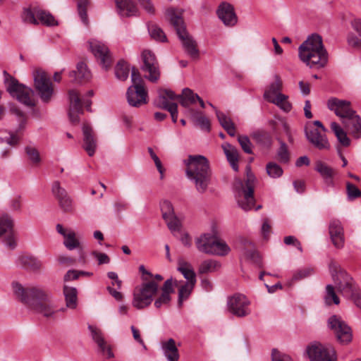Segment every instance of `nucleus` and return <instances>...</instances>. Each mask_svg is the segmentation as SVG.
<instances>
[{
  "instance_id": "f257e3e1",
  "label": "nucleus",
  "mask_w": 361,
  "mask_h": 361,
  "mask_svg": "<svg viewBox=\"0 0 361 361\" xmlns=\"http://www.w3.org/2000/svg\"><path fill=\"white\" fill-rule=\"evenodd\" d=\"M13 293L16 299L37 313L50 317L55 313L49 292L39 287L25 288L18 282L11 284Z\"/></svg>"
},
{
  "instance_id": "f03ea898",
  "label": "nucleus",
  "mask_w": 361,
  "mask_h": 361,
  "mask_svg": "<svg viewBox=\"0 0 361 361\" xmlns=\"http://www.w3.org/2000/svg\"><path fill=\"white\" fill-rule=\"evenodd\" d=\"M183 162L186 166L187 178L194 183L199 193H204L212 179V171L208 159L202 155H189Z\"/></svg>"
},
{
  "instance_id": "7ed1b4c3",
  "label": "nucleus",
  "mask_w": 361,
  "mask_h": 361,
  "mask_svg": "<svg viewBox=\"0 0 361 361\" xmlns=\"http://www.w3.org/2000/svg\"><path fill=\"white\" fill-rule=\"evenodd\" d=\"M300 59L311 68L324 67L328 61V54L320 35L313 34L299 47Z\"/></svg>"
},
{
  "instance_id": "20e7f679",
  "label": "nucleus",
  "mask_w": 361,
  "mask_h": 361,
  "mask_svg": "<svg viewBox=\"0 0 361 361\" xmlns=\"http://www.w3.org/2000/svg\"><path fill=\"white\" fill-rule=\"evenodd\" d=\"M149 277L150 279L143 276V283L135 287L133 290L132 305L136 309L142 310L152 304L154 297L159 290L158 282L164 279L160 274H152V276Z\"/></svg>"
},
{
  "instance_id": "39448f33",
  "label": "nucleus",
  "mask_w": 361,
  "mask_h": 361,
  "mask_svg": "<svg viewBox=\"0 0 361 361\" xmlns=\"http://www.w3.org/2000/svg\"><path fill=\"white\" fill-rule=\"evenodd\" d=\"M166 15L181 40L185 51L192 59L199 58V50L197 48L195 41L189 35L186 31L185 23L182 18V11L175 8H169L166 11Z\"/></svg>"
},
{
  "instance_id": "423d86ee",
  "label": "nucleus",
  "mask_w": 361,
  "mask_h": 361,
  "mask_svg": "<svg viewBox=\"0 0 361 361\" xmlns=\"http://www.w3.org/2000/svg\"><path fill=\"white\" fill-rule=\"evenodd\" d=\"M255 176L250 168H247V178L245 183L240 179H236L234 188L236 192L235 198L238 206L244 211H249L255 205L254 188Z\"/></svg>"
},
{
  "instance_id": "0eeeda50",
  "label": "nucleus",
  "mask_w": 361,
  "mask_h": 361,
  "mask_svg": "<svg viewBox=\"0 0 361 361\" xmlns=\"http://www.w3.org/2000/svg\"><path fill=\"white\" fill-rule=\"evenodd\" d=\"M195 245L200 252L208 255L224 256L230 252V247L224 240L209 233L197 238Z\"/></svg>"
},
{
  "instance_id": "6e6552de",
  "label": "nucleus",
  "mask_w": 361,
  "mask_h": 361,
  "mask_svg": "<svg viewBox=\"0 0 361 361\" xmlns=\"http://www.w3.org/2000/svg\"><path fill=\"white\" fill-rule=\"evenodd\" d=\"M4 75L6 90L10 94L27 106H33L34 103L31 99V94L33 92L32 90L23 84L19 83V82L15 78L9 75L7 71H4Z\"/></svg>"
},
{
  "instance_id": "1a4fd4ad",
  "label": "nucleus",
  "mask_w": 361,
  "mask_h": 361,
  "mask_svg": "<svg viewBox=\"0 0 361 361\" xmlns=\"http://www.w3.org/2000/svg\"><path fill=\"white\" fill-rule=\"evenodd\" d=\"M22 18L25 23L33 25H38L39 23L47 26L57 25V21L49 12L38 7L25 8Z\"/></svg>"
},
{
  "instance_id": "9d476101",
  "label": "nucleus",
  "mask_w": 361,
  "mask_h": 361,
  "mask_svg": "<svg viewBox=\"0 0 361 361\" xmlns=\"http://www.w3.org/2000/svg\"><path fill=\"white\" fill-rule=\"evenodd\" d=\"M176 97V94L172 90L161 89L154 102L157 107L167 110L171 114L173 123H176L178 119V104L174 102Z\"/></svg>"
},
{
  "instance_id": "9b49d317",
  "label": "nucleus",
  "mask_w": 361,
  "mask_h": 361,
  "mask_svg": "<svg viewBox=\"0 0 361 361\" xmlns=\"http://www.w3.org/2000/svg\"><path fill=\"white\" fill-rule=\"evenodd\" d=\"M35 87L40 98L44 102H48L54 92L52 83L47 73L42 69L37 68L33 71Z\"/></svg>"
},
{
  "instance_id": "f8f14e48",
  "label": "nucleus",
  "mask_w": 361,
  "mask_h": 361,
  "mask_svg": "<svg viewBox=\"0 0 361 361\" xmlns=\"http://www.w3.org/2000/svg\"><path fill=\"white\" fill-rule=\"evenodd\" d=\"M328 326L334 331L340 343L346 344L351 341V329L341 317L337 315L331 316L328 319Z\"/></svg>"
},
{
  "instance_id": "ddd939ff",
  "label": "nucleus",
  "mask_w": 361,
  "mask_h": 361,
  "mask_svg": "<svg viewBox=\"0 0 361 361\" xmlns=\"http://www.w3.org/2000/svg\"><path fill=\"white\" fill-rule=\"evenodd\" d=\"M307 353L310 361H336V351L330 345L312 343L307 347Z\"/></svg>"
},
{
  "instance_id": "4468645a",
  "label": "nucleus",
  "mask_w": 361,
  "mask_h": 361,
  "mask_svg": "<svg viewBox=\"0 0 361 361\" xmlns=\"http://www.w3.org/2000/svg\"><path fill=\"white\" fill-rule=\"evenodd\" d=\"M249 300L243 294L236 293L227 300L228 310L232 314L244 317L250 314Z\"/></svg>"
},
{
  "instance_id": "2eb2a0df",
  "label": "nucleus",
  "mask_w": 361,
  "mask_h": 361,
  "mask_svg": "<svg viewBox=\"0 0 361 361\" xmlns=\"http://www.w3.org/2000/svg\"><path fill=\"white\" fill-rule=\"evenodd\" d=\"M13 228V217L7 213L0 214V238H5V243L11 250L15 249L17 245Z\"/></svg>"
},
{
  "instance_id": "dca6fc26",
  "label": "nucleus",
  "mask_w": 361,
  "mask_h": 361,
  "mask_svg": "<svg viewBox=\"0 0 361 361\" xmlns=\"http://www.w3.org/2000/svg\"><path fill=\"white\" fill-rule=\"evenodd\" d=\"M336 288L343 296L350 297L358 288L350 276L344 270L332 273Z\"/></svg>"
},
{
  "instance_id": "f3484780",
  "label": "nucleus",
  "mask_w": 361,
  "mask_h": 361,
  "mask_svg": "<svg viewBox=\"0 0 361 361\" xmlns=\"http://www.w3.org/2000/svg\"><path fill=\"white\" fill-rule=\"evenodd\" d=\"M69 100H70V108H69V118L72 123H78L79 121L78 116L82 113V104L86 106L87 111H91V101L87 99H80L78 92L76 90H72L69 91Z\"/></svg>"
},
{
  "instance_id": "a211bd4d",
  "label": "nucleus",
  "mask_w": 361,
  "mask_h": 361,
  "mask_svg": "<svg viewBox=\"0 0 361 361\" xmlns=\"http://www.w3.org/2000/svg\"><path fill=\"white\" fill-rule=\"evenodd\" d=\"M90 48L94 56L105 70L112 63V58L108 47L100 41L92 39L89 42Z\"/></svg>"
},
{
  "instance_id": "6ab92c4d",
  "label": "nucleus",
  "mask_w": 361,
  "mask_h": 361,
  "mask_svg": "<svg viewBox=\"0 0 361 361\" xmlns=\"http://www.w3.org/2000/svg\"><path fill=\"white\" fill-rule=\"evenodd\" d=\"M142 58L144 63L142 69L143 71L149 73V75L146 76V78L151 82H157L159 78L160 71L154 54L150 51L145 50L142 53Z\"/></svg>"
},
{
  "instance_id": "aec40b11",
  "label": "nucleus",
  "mask_w": 361,
  "mask_h": 361,
  "mask_svg": "<svg viewBox=\"0 0 361 361\" xmlns=\"http://www.w3.org/2000/svg\"><path fill=\"white\" fill-rule=\"evenodd\" d=\"M160 209L164 220L166 221L169 229L174 233L180 228V221L176 216L173 207L169 200H163L160 202Z\"/></svg>"
},
{
  "instance_id": "412c9836",
  "label": "nucleus",
  "mask_w": 361,
  "mask_h": 361,
  "mask_svg": "<svg viewBox=\"0 0 361 361\" xmlns=\"http://www.w3.org/2000/svg\"><path fill=\"white\" fill-rule=\"evenodd\" d=\"M328 108L333 111L335 114L343 121L353 116L355 111L351 108V104L346 100H341L337 98H331L328 100Z\"/></svg>"
},
{
  "instance_id": "4be33fe9",
  "label": "nucleus",
  "mask_w": 361,
  "mask_h": 361,
  "mask_svg": "<svg viewBox=\"0 0 361 361\" xmlns=\"http://www.w3.org/2000/svg\"><path fill=\"white\" fill-rule=\"evenodd\" d=\"M305 136L307 140L319 150H327L330 148V144L326 136L322 134L318 129L308 126L305 128Z\"/></svg>"
},
{
  "instance_id": "5701e85b",
  "label": "nucleus",
  "mask_w": 361,
  "mask_h": 361,
  "mask_svg": "<svg viewBox=\"0 0 361 361\" xmlns=\"http://www.w3.org/2000/svg\"><path fill=\"white\" fill-rule=\"evenodd\" d=\"M52 193L58 200L60 208L65 212H72L74 210L72 199L68 196L66 190L61 187L59 181L52 184Z\"/></svg>"
},
{
  "instance_id": "b1692460",
  "label": "nucleus",
  "mask_w": 361,
  "mask_h": 361,
  "mask_svg": "<svg viewBox=\"0 0 361 361\" xmlns=\"http://www.w3.org/2000/svg\"><path fill=\"white\" fill-rule=\"evenodd\" d=\"M128 104L133 107H139L147 103V92L144 87L130 86L127 90Z\"/></svg>"
},
{
  "instance_id": "393cba45",
  "label": "nucleus",
  "mask_w": 361,
  "mask_h": 361,
  "mask_svg": "<svg viewBox=\"0 0 361 361\" xmlns=\"http://www.w3.org/2000/svg\"><path fill=\"white\" fill-rule=\"evenodd\" d=\"M216 13L225 25L233 26L237 23L234 8L227 2H223L219 6Z\"/></svg>"
},
{
  "instance_id": "a878e982",
  "label": "nucleus",
  "mask_w": 361,
  "mask_h": 361,
  "mask_svg": "<svg viewBox=\"0 0 361 361\" xmlns=\"http://www.w3.org/2000/svg\"><path fill=\"white\" fill-rule=\"evenodd\" d=\"M329 231L334 245L337 248H342L344 245L345 238L341 223L337 219L331 220Z\"/></svg>"
},
{
  "instance_id": "bb28decb",
  "label": "nucleus",
  "mask_w": 361,
  "mask_h": 361,
  "mask_svg": "<svg viewBox=\"0 0 361 361\" xmlns=\"http://www.w3.org/2000/svg\"><path fill=\"white\" fill-rule=\"evenodd\" d=\"M174 292L173 287V279H167L163 286L161 288V294L154 300V305L156 308L159 309L164 306H166L170 303L171 295Z\"/></svg>"
},
{
  "instance_id": "cd10ccee",
  "label": "nucleus",
  "mask_w": 361,
  "mask_h": 361,
  "mask_svg": "<svg viewBox=\"0 0 361 361\" xmlns=\"http://www.w3.org/2000/svg\"><path fill=\"white\" fill-rule=\"evenodd\" d=\"M83 133V148L90 157L94 154L97 149V140L93 130L88 125L82 126Z\"/></svg>"
},
{
  "instance_id": "c85d7f7f",
  "label": "nucleus",
  "mask_w": 361,
  "mask_h": 361,
  "mask_svg": "<svg viewBox=\"0 0 361 361\" xmlns=\"http://www.w3.org/2000/svg\"><path fill=\"white\" fill-rule=\"evenodd\" d=\"M56 229L64 238L63 245L69 250H73L80 247V242L76 238V233L71 229H66L61 224H57Z\"/></svg>"
},
{
  "instance_id": "c756f323",
  "label": "nucleus",
  "mask_w": 361,
  "mask_h": 361,
  "mask_svg": "<svg viewBox=\"0 0 361 361\" xmlns=\"http://www.w3.org/2000/svg\"><path fill=\"white\" fill-rule=\"evenodd\" d=\"M241 245L244 257L259 267H261V257L256 250L254 244L247 239H243L241 240Z\"/></svg>"
},
{
  "instance_id": "7c9ffc66",
  "label": "nucleus",
  "mask_w": 361,
  "mask_h": 361,
  "mask_svg": "<svg viewBox=\"0 0 361 361\" xmlns=\"http://www.w3.org/2000/svg\"><path fill=\"white\" fill-rule=\"evenodd\" d=\"M314 169L320 174L327 186H334V178L336 173L334 168L322 161H317L315 163Z\"/></svg>"
},
{
  "instance_id": "2f4dec72",
  "label": "nucleus",
  "mask_w": 361,
  "mask_h": 361,
  "mask_svg": "<svg viewBox=\"0 0 361 361\" xmlns=\"http://www.w3.org/2000/svg\"><path fill=\"white\" fill-rule=\"evenodd\" d=\"M271 82L266 88L264 92V99L267 102L273 99L275 97L282 94L283 81L279 75L275 74Z\"/></svg>"
},
{
  "instance_id": "473e14b6",
  "label": "nucleus",
  "mask_w": 361,
  "mask_h": 361,
  "mask_svg": "<svg viewBox=\"0 0 361 361\" xmlns=\"http://www.w3.org/2000/svg\"><path fill=\"white\" fill-rule=\"evenodd\" d=\"M117 9L121 16H136L138 10L131 0H115Z\"/></svg>"
},
{
  "instance_id": "72a5a7b5",
  "label": "nucleus",
  "mask_w": 361,
  "mask_h": 361,
  "mask_svg": "<svg viewBox=\"0 0 361 361\" xmlns=\"http://www.w3.org/2000/svg\"><path fill=\"white\" fill-rule=\"evenodd\" d=\"M71 78H74L77 82H85L88 81L91 77V73L87 65L83 62L77 64V70L73 71L69 74Z\"/></svg>"
},
{
  "instance_id": "f704fd0d",
  "label": "nucleus",
  "mask_w": 361,
  "mask_h": 361,
  "mask_svg": "<svg viewBox=\"0 0 361 361\" xmlns=\"http://www.w3.org/2000/svg\"><path fill=\"white\" fill-rule=\"evenodd\" d=\"M161 348L168 361H178V350L173 338H169L168 341L163 342Z\"/></svg>"
},
{
  "instance_id": "c9c22d12",
  "label": "nucleus",
  "mask_w": 361,
  "mask_h": 361,
  "mask_svg": "<svg viewBox=\"0 0 361 361\" xmlns=\"http://www.w3.org/2000/svg\"><path fill=\"white\" fill-rule=\"evenodd\" d=\"M177 269L187 280L185 283H192V284L196 283V274L190 263L180 259L178 261Z\"/></svg>"
},
{
  "instance_id": "e433bc0d",
  "label": "nucleus",
  "mask_w": 361,
  "mask_h": 361,
  "mask_svg": "<svg viewBox=\"0 0 361 361\" xmlns=\"http://www.w3.org/2000/svg\"><path fill=\"white\" fill-rule=\"evenodd\" d=\"M343 124L345 128L353 135L357 136L359 133H361V118L355 112L353 116L343 121Z\"/></svg>"
},
{
  "instance_id": "4c0bfd02",
  "label": "nucleus",
  "mask_w": 361,
  "mask_h": 361,
  "mask_svg": "<svg viewBox=\"0 0 361 361\" xmlns=\"http://www.w3.org/2000/svg\"><path fill=\"white\" fill-rule=\"evenodd\" d=\"M222 148L232 169L237 171L238 170V163L239 157L238 149L228 143L223 145Z\"/></svg>"
},
{
  "instance_id": "58836bf2",
  "label": "nucleus",
  "mask_w": 361,
  "mask_h": 361,
  "mask_svg": "<svg viewBox=\"0 0 361 361\" xmlns=\"http://www.w3.org/2000/svg\"><path fill=\"white\" fill-rule=\"evenodd\" d=\"M91 332V335L92 339L97 343L98 347L100 350L105 353L106 352L108 357H111L113 356V353H111L110 348L106 345V342L102 335L101 331L97 329L96 327L90 325L88 326Z\"/></svg>"
},
{
  "instance_id": "ea45409f",
  "label": "nucleus",
  "mask_w": 361,
  "mask_h": 361,
  "mask_svg": "<svg viewBox=\"0 0 361 361\" xmlns=\"http://www.w3.org/2000/svg\"><path fill=\"white\" fill-rule=\"evenodd\" d=\"M63 295L66 300V305L68 308L74 310L78 305V291L74 287L68 286H63Z\"/></svg>"
},
{
  "instance_id": "a19ab883",
  "label": "nucleus",
  "mask_w": 361,
  "mask_h": 361,
  "mask_svg": "<svg viewBox=\"0 0 361 361\" xmlns=\"http://www.w3.org/2000/svg\"><path fill=\"white\" fill-rule=\"evenodd\" d=\"M199 95L195 94L192 90L184 88L181 94H176V100L178 99L180 104L184 107H188L190 104L195 103Z\"/></svg>"
},
{
  "instance_id": "79ce46f5",
  "label": "nucleus",
  "mask_w": 361,
  "mask_h": 361,
  "mask_svg": "<svg viewBox=\"0 0 361 361\" xmlns=\"http://www.w3.org/2000/svg\"><path fill=\"white\" fill-rule=\"evenodd\" d=\"M188 111L191 119L196 126H199L202 130L207 132L210 130V121L206 116H203L200 112L192 109H189Z\"/></svg>"
},
{
  "instance_id": "37998d69",
  "label": "nucleus",
  "mask_w": 361,
  "mask_h": 361,
  "mask_svg": "<svg viewBox=\"0 0 361 361\" xmlns=\"http://www.w3.org/2000/svg\"><path fill=\"white\" fill-rule=\"evenodd\" d=\"M18 264L25 269L37 271L42 267V263L37 259L29 256H20L18 259Z\"/></svg>"
},
{
  "instance_id": "c03bdc74",
  "label": "nucleus",
  "mask_w": 361,
  "mask_h": 361,
  "mask_svg": "<svg viewBox=\"0 0 361 361\" xmlns=\"http://www.w3.org/2000/svg\"><path fill=\"white\" fill-rule=\"evenodd\" d=\"M216 114L221 126L229 135L233 137L235 135V127L231 119L219 111H216Z\"/></svg>"
},
{
  "instance_id": "a18cd8bd",
  "label": "nucleus",
  "mask_w": 361,
  "mask_h": 361,
  "mask_svg": "<svg viewBox=\"0 0 361 361\" xmlns=\"http://www.w3.org/2000/svg\"><path fill=\"white\" fill-rule=\"evenodd\" d=\"M331 130L337 137L338 141L344 147H348L350 144V140L347 136L346 133L336 122H331L330 125Z\"/></svg>"
},
{
  "instance_id": "49530a36",
  "label": "nucleus",
  "mask_w": 361,
  "mask_h": 361,
  "mask_svg": "<svg viewBox=\"0 0 361 361\" xmlns=\"http://www.w3.org/2000/svg\"><path fill=\"white\" fill-rule=\"evenodd\" d=\"M269 102L272 103L279 107L284 112H289L292 109V104L288 101V96L281 94L277 97H275L273 99L270 100Z\"/></svg>"
},
{
  "instance_id": "de8ad7c7",
  "label": "nucleus",
  "mask_w": 361,
  "mask_h": 361,
  "mask_svg": "<svg viewBox=\"0 0 361 361\" xmlns=\"http://www.w3.org/2000/svg\"><path fill=\"white\" fill-rule=\"evenodd\" d=\"M130 68L126 62L120 61L115 67L116 77L122 81L126 80L129 75Z\"/></svg>"
},
{
  "instance_id": "09e8293b",
  "label": "nucleus",
  "mask_w": 361,
  "mask_h": 361,
  "mask_svg": "<svg viewBox=\"0 0 361 361\" xmlns=\"http://www.w3.org/2000/svg\"><path fill=\"white\" fill-rule=\"evenodd\" d=\"M195 284L192 283H185L181 285L178 289V305H182L184 300H187L191 294Z\"/></svg>"
},
{
  "instance_id": "8fccbe9b",
  "label": "nucleus",
  "mask_w": 361,
  "mask_h": 361,
  "mask_svg": "<svg viewBox=\"0 0 361 361\" xmlns=\"http://www.w3.org/2000/svg\"><path fill=\"white\" fill-rule=\"evenodd\" d=\"M220 267L219 263L214 259H207L203 261L199 267L200 274H207L214 272Z\"/></svg>"
},
{
  "instance_id": "3c124183",
  "label": "nucleus",
  "mask_w": 361,
  "mask_h": 361,
  "mask_svg": "<svg viewBox=\"0 0 361 361\" xmlns=\"http://www.w3.org/2000/svg\"><path fill=\"white\" fill-rule=\"evenodd\" d=\"M324 300L326 305H331L332 303L338 305L340 300L337 296L334 287L332 285H327L326 287V295L324 296Z\"/></svg>"
},
{
  "instance_id": "603ef678",
  "label": "nucleus",
  "mask_w": 361,
  "mask_h": 361,
  "mask_svg": "<svg viewBox=\"0 0 361 361\" xmlns=\"http://www.w3.org/2000/svg\"><path fill=\"white\" fill-rule=\"evenodd\" d=\"M252 138L262 145H269L271 143L269 134L263 130H257L252 133Z\"/></svg>"
},
{
  "instance_id": "864d4df0",
  "label": "nucleus",
  "mask_w": 361,
  "mask_h": 361,
  "mask_svg": "<svg viewBox=\"0 0 361 361\" xmlns=\"http://www.w3.org/2000/svg\"><path fill=\"white\" fill-rule=\"evenodd\" d=\"M78 1V14L80 17L82 22L87 25L89 23L87 15V8L90 4L89 0H77Z\"/></svg>"
},
{
  "instance_id": "5fc2aeb1",
  "label": "nucleus",
  "mask_w": 361,
  "mask_h": 361,
  "mask_svg": "<svg viewBox=\"0 0 361 361\" xmlns=\"http://www.w3.org/2000/svg\"><path fill=\"white\" fill-rule=\"evenodd\" d=\"M267 173L272 178H277L282 176L283 169L276 163L269 162L267 164Z\"/></svg>"
},
{
  "instance_id": "6e6d98bb",
  "label": "nucleus",
  "mask_w": 361,
  "mask_h": 361,
  "mask_svg": "<svg viewBox=\"0 0 361 361\" xmlns=\"http://www.w3.org/2000/svg\"><path fill=\"white\" fill-rule=\"evenodd\" d=\"M314 273V269L312 267H305L296 271L293 276L291 282L302 280L311 276Z\"/></svg>"
},
{
  "instance_id": "4d7b16f0",
  "label": "nucleus",
  "mask_w": 361,
  "mask_h": 361,
  "mask_svg": "<svg viewBox=\"0 0 361 361\" xmlns=\"http://www.w3.org/2000/svg\"><path fill=\"white\" fill-rule=\"evenodd\" d=\"M277 155L279 160L281 163H288L290 159V154L288 149V147L284 142H280V147L278 149Z\"/></svg>"
},
{
  "instance_id": "13d9d810",
  "label": "nucleus",
  "mask_w": 361,
  "mask_h": 361,
  "mask_svg": "<svg viewBox=\"0 0 361 361\" xmlns=\"http://www.w3.org/2000/svg\"><path fill=\"white\" fill-rule=\"evenodd\" d=\"M149 32L152 38L157 41L165 42L166 37L163 30L157 25H152L149 27Z\"/></svg>"
},
{
  "instance_id": "bf43d9fd",
  "label": "nucleus",
  "mask_w": 361,
  "mask_h": 361,
  "mask_svg": "<svg viewBox=\"0 0 361 361\" xmlns=\"http://www.w3.org/2000/svg\"><path fill=\"white\" fill-rule=\"evenodd\" d=\"M238 142L243 150L248 154H252V143L247 136L239 135L238 137Z\"/></svg>"
},
{
  "instance_id": "052dcab7",
  "label": "nucleus",
  "mask_w": 361,
  "mask_h": 361,
  "mask_svg": "<svg viewBox=\"0 0 361 361\" xmlns=\"http://www.w3.org/2000/svg\"><path fill=\"white\" fill-rule=\"evenodd\" d=\"M346 190L348 197L350 200H353L357 197H361V191L355 185L350 182L346 183Z\"/></svg>"
},
{
  "instance_id": "680f3d73",
  "label": "nucleus",
  "mask_w": 361,
  "mask_h": 361,
  "mask_svg": "<svg viewBox=\"0 0 361 361\" xmlns=\"http://www.w3.org/2000/svg\"><path fill=\"white\" fill-rule=\"evenodd\" d=\"M25 152L28 156L29 159L35 164H39L40 162V157L38 151L30 146H28L25 148Z\"/></svg>"
},
{
  "instance_id": "e2e57ef3",
  "label": "nucleus",
  "mask_w": 361,
  "mask_h": 361,
  "mask_svg": "<svg viewBox=\"0 0 361 361\" xmlns=\"http://www.w3.org/2000/svg\"><path fill=\"white\" fill-rule=\"evenodd\" d=\"M131 80L133 82V87H144L143 80L141 78L138 70L134 67L132 68L131 71Z\"/></svg>"
},
{
  "instance_id": "0e129e2a",
  "label": "nucleus",
  "mask_w": 361,
  "mask_h": 361,
  "mask_svg": "<svg viewBox=\"0 0 361 361\" xmlns=\"http://www.w3.org/2000/svg\"><path fill=\"white\" fill-rule=\"evenodd\" d=\"M148 152L151 158L154 161L155 166L161 175V179H162L164 177V168L159 158L157 156L151 147L148 148Z\"/></svg>"
},
{
  "instance_id": "69168bd1",
  "label": "nucleus",
  "mask_w": 361,
  "mask_h": 361,
  "mask_svg": "<svg viewBox=\"0 0 361 361\" xmlns=\"http://www.w3.org/2000/svg\"><path fill=\"white\" fill-rule=\"evenodd\" d=\"M9 207L13 212H20L22 207V197L17 195L13 197L9 202Z\"/></svg>"
},
{
  "instance_id": "338daca9",
  "label": "nucleus",
  "mask_w": 361,
  "mask_h": 361,
  "mask_svg": "<svg viewBox=\"0 0 361 361\" xmlns=\"http://www.w3.org/2000/svg\"><path fill=\"white\" fill-rule=\"evenodd\" d=\"M140 5L149 14H154L155 9L151 0H137Z\"/></svg>"
},
{
  "instance_id": "774afa93",
  "label": "nucleus",
  "mask_w": 361,
  "mask_h": 361,
  "mask_svg": "<svg viewBox=\"0 0 361 361\" xmlns=\"http://www.w3.org/2000/svg\"><path fill=\"white\" fill-rule=\"evenodd\" d=\"M272 361H293L291 357L285 354H281L276 350L272 351Z\"/></svg>"
}]
</instances>
